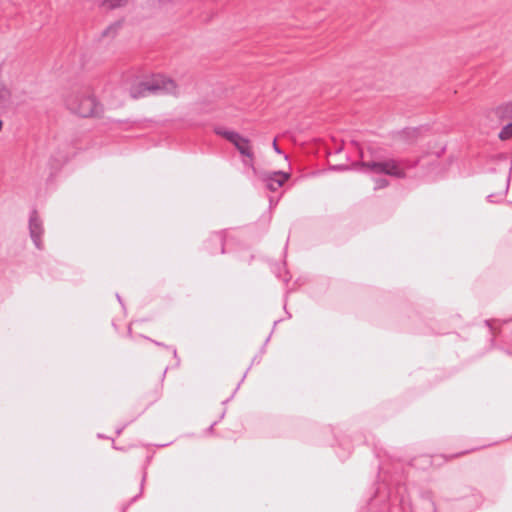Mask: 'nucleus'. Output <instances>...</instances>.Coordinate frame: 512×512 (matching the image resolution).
Masks as SVG:
<instances>
[{"label":"nucleus","mask_w":512,"mask_h":512,"mask_svg":"<svg viewBox=\"0 0 512 512\" xmlns=\"http://www.w3.org/2000/svg\"><path fill=\"white\" fill-rule=\"evenodd\" d=\"M67 108L81 117H91L98 113V104L89 87L72 90L65 99Z\"/></svg>","instance_id":"1"},{"label":"nucleus","mask_w":512,"mask_h":512,"mask_svg":"<svg viewBox=\"0 0 512 512\" xmlns=\"http://www.w3.org/2000/svg\"><path fill=\"white\" fill-rule=\"evenodd\" d=\"M216 133L227 139L235 146L238 152L245 158L243 159V164L249 167L256 175L257 169L254 165V152L251 141L235 131L227 130L224 128H217Z\"/></svg>","instance_id":"2"},{"label":"nucleus","mask_w":512,"mask_h":512,"mask_svg":"<svg viewBox=\"0 0 512 512\" xmlns=\"http://www.w3.org/2000/svg\"><path fill=\"white\" fill-rule=\"evenodd\" d=\"M176 91V83L162 75H157L151 80L142 82L131 90L133 98L144 97L157 93H174Z\"/></svg>","instance_id":"3"},{"label":"nucleus","mask_w":512,"mask_h":512,"mask_svg":"<svg viewBox=\"0 0 512 512\" xmlns=\"http://www.w3.org/2000/svg\"><path fill=\"white\" fill-rule=\"evenodd\" d=\"M362 165L374 173H383L396 178H402L405 176L404 165L394 159L371 161L363 163Z\"/></svg>","instance_id":"4"},{"label":"nucleus","mask_w":512,"mask_h":512,"mask_svg":"<svg viewBox=\"0 0 512 512\" xmlns=\"http://www.w3.org/2000/svg\"><path fill=\"white\" fill-rule=\"evenodd\" d=\"M29 231L31 239L38 249L42 248L43 225L37 213L33 211L29 219Z\"/></svg>","instance_id":"5"},{"label":"nucleus","mask_w":512,"mask_h":512,"mask_svg":"<svg viewBox=\"0 0 512 512\" xmlns=\"http://www.w3.org/2000/svg\"><path fill=\"white\" fill-rule=\"evenodd\" d=\"M290 177L289 173L277 171L271 174H265L262 176L266 186L271 191H276L280 188Z\"/></svg>","instance_id":"6"},{"label":"nucleus","mask_w":512,"mask_h":512,"mask_svg":"<svg viewBox=\"0 0 512 512\" xmlns=\"http://www.w3.org/2000/svg\"><path fill=\"white\" fill-rule=\"evenodd\" d=\"M490 119H497L499 122L512 118V101L504 103L488 113Z\"/></svg>","instance_id":"7"},{"label":"nucleus","mask_w":512,"mask_h":512,"mask_svg":"<svg viewBox=\"0 0 512 512\" xmlns=\"http://www.w3.org/2000/svg\"><path fill=\"white\" fill-rule=\"evenodd\" d=\"M12 105V92L7 85L0 81V114Z\"/></svg>","instance_id":"8"},{"label":"nucleus","mask_w":512,"mask_h":512,"mask_svg":"<svg viewBox=\"0 0 512 512\" xmlns=\"http://www.w3.org/2000/svg\"><path fill=\"white\" fill-rule=\"evenodd\" d=\"M127 0H103L102 6L106 9H116L126 5Z\"/></svg>","instance_id":"9"},{"label":"nucleus","mask_w":512,"mask_h":512,"mask_svg":"<svg viewBox=\"0 0 512 512\" xmlns=\"http://www.w3.org/2000/svg\"><path fill=\"white\" fill-rule=\"evenodd\" d=\"M512 137V122L507 124L502 128V130L499 133V138L501 140H508Z\"/></svg>","instance_id":"10"},{"label":"nucleus","mask_w":512,"mask_h":512,"mask_svg":"<svg viewBox=\"0 0 512 512\" xmlns=\"http://www.w3.org/2000/svg\"><path fill=\"white\" fill-rule=\"evenodd\" d=\"M387 185V181L385 179H380L376 182V188H383Z\"/></svg>","instance_id":"11"},{"label":"nucleus","mask_w":512,"mask_h":512,"mask_svg":"<svg viewBox=\"0 0 512 512\" xmlns=\"http://www.w3.org/2000/svg\"><path fill=\"white\" fill-rule=\"evenodd\" d=\"M273 149L276 153L278 154H281L282 151L280 150V148L278 147L277 143H276V140L273 141Z\"/></svg>","instance_id":"12"},{"label":"nucleus","mask_w":512,"mask_h":512,"mask_svg":"<svg viewBox=\"0 0 512 512\" xmlns=\"http://www.w3.org/2000/svg\"><path fill=\"white\" fill-rule=\"evenodd\" d=\"M3 126H4V123H3L2 119L0 118V132H1V131H2V129H3Z\"/></svg>","instance_id":"13"}]
</instances>
